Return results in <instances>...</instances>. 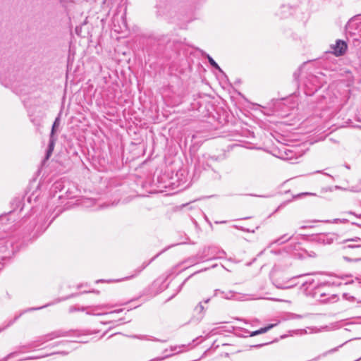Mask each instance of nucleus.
Returning a JSON list of instances; mask_svg holds the SVG:
<instances>
[{
  "label": "nucleus",
  "mask_w": 361,
  "mask_h": 361,
  "mask_svg": "<svg viewBox=\"0 0 361 361\" xmlns=\"http://www.w3.org/2000/svg\"><path fill=\"white\" fill-rule=\"evenodd\" d=\"M348 46L345 41L341 39H337L336 44L331 46L333 53L336 56H341L345 54L346 52Z\"/></svg>",
  "instance_id": "1"
},
{
  "label": "nucleus",
  "mask_w": 361,
  "mask_h": 361,
  "mask_svg": "<svg viewBox=\"0 0 361 361\" xmlns=\"http://www.w3.org/2000/svg\"><path fill=\"white\" fill-rule=\"evenodd\" d=\"M336 239V235L334 233L321 234L318 240L324 244H331Z\"/></svg>",
  "instance_id": "2"
},
{
  "label": "nucleus",
  "mask_w": 361,
  "mask_h": 361,
  "mask_svg": "<svg viewBox=\"0 0 361 361\" xmlns=\"http://www.w3.org/2000/svg\"><path fill=\"white\" fill-rule=\"evenodd\" d=\"M55 141H56V139L54 138V136L52 135H50L49 147H48V149H47L46 157H45L46 159H48L50 157V156L51 155L52 152L54 148Z\"/></svg>",
  "instance_id": "3"
},
{
  "label": "nucleus",
  "mask_w": 361,
  "mask_h": 361,
  "mask_svg": "<svg viewBox=\"0 0 361 361\" xmlns=\"http://www.w3.org/2000/svg\"><path fill=\"white\" fill-rule=\"evenodd\" d=\"M275 326H276V324H271L268 325V326H266V327L261 328V329H259V330H257V331H252V332L250 334V336H257V335H259V334H264V333H266L267 331H268L269 329H272L273 327H274Z\"/></svg>",
  "instance_id": "4"
},
{
  "label": "nucleus",
  "mask_w": 361,
  "mask_h": 361,
  "mask_svg": "<svg viewBox=\"0 0 361 361\" xmlns=\"http://www.w3.org/2000/svg\"><path fill=\"white\" fill-rule=\"evenodd\" d=\"M344 242L345 243H350V242L358 243V244H357V245L348 244L347 245L348 247L354 248V247H361V238H360V237H355L354 238L347 239Z\"/></svg>",
  "instance_id": "5"
},
{
  "label": "nucleus",
  "mask_w": 361,
  "mask_h": 361,
  "mask_svg": "<svg viewBox=\"0 0 361 361\" xmlns=\"http://www.w3.org/2000/svg\"><path fill=\"white\" fill-rule=\"evenodd\" d=\"M323 222H326V223H332V224H345L347 223L348 221V219H334V220L332 221H322Z\"/></svg>",
  "instance_id": "6"
},
{
  "label": "nucleus",
  "mask_w": 361,
  "mask_h": 361,
  "mask_svg": "<svg viewBox=\"0 0 361 361\" xmlns=\"http://www.w3.org/2000/svg\"><path fill=\"white\" fill-rule=\"evenodd\" d=\"M208 61L212 66L215 68L216 69L219 70V71H221V69L219 66V65L215 62V61L209 56L207 55Z\"/></svg>",
  "instance_id": "7"
},
{
  "label": "nucleus",
  "mask_w": 361,
  "mask_h": 361,
  "mask_svg": "<svg viewBox=\"0 0 361 361\" xmlns=\"http://www.w3.org/2000/svg\"><path fill=\"white\" fill-rule=\"evenodd\" d=\"M60 124V118L59 117H57L54 122V124L52 126V129H51V135H54V131H55V128H57Z\"/></svg>",
  "instance_id": "8"
},
{
  "label": "nucleus",
  "mask_w": 361,
  "mask_h": 361,
  "mask_svg": "<svg viewBox=\"0 0 361 361\" xmlns=\"http://www.w3.org/2000/svg\"><path fill=\"white\" fill-rule=\"evenodd\" d=\"M345 260L346 261H348V262H350V261H353V259H350V258L347 257H343ZM353 261H361V259H353Z\"/></svg>",
  "instance_id": "9"
},
{
  "label": "nucleus",
  "mask_w": 361,
  "mask_h": 361,
  "mask_svg": "<svg viewBox=\"0 0 361 361\" xmlns=\"http://www.w3.org/2000/svg\"><path fill=\"white\" fill-rule=\"evenodd\" d=\"M352 190L355 192H359L361 191V183H360L359 186L355 189H352Z\"/></svg>",
  "instance_id": "10"
},
{
  "label": "nucleus",
  "mask_w": 361,
  "mask_h": 361,
  "mask_svg": "<svg viewBox=\"0 0 361 361\" xmlns=\"http://www.w3.org/2000/svg\"><path fill=\"white\" fill-rule=\"evenodd\" d=\"M15 355V353H10L8 354L6 357H5V360H8L11 357H13V356Z\"/></svg>",
  "instance_id": "11"
},
{
  "label": "nucleus",
  "mask_w": 361,
  "mask_h": 361,
  "mask_svg": "<svg viewBox=\"0 0 361 361\" xmlns=\"http://www.w3.org/2000/svg\"><path fill=\"white\" fill-rule=\"evenodd\" d=\"M348 214H353V215H355V214L353 212H348ZM356 216H357V217H358V218H360V219H361V214H360V215H356Z\"/></svg>",
  "instance_id": "12"
},
{
  "label": "nucleus",
  "mask_w": 361,
  "mask_h": 361,
  "mask_svg": "<svg viewBox=\"0 0 361 361\" xmlns=\"http://www.w3.org/2000/svg\"><path fill=\"white\" fill-rule=\"evenodd\" d=\"M197 307H199L201 311L203 310V309H204V307L201 303H200L198 305Z\"/></svg>",
  "instance_id": "13"
},
{
  "label": "nucleus",
  "mask_w": 361,
  "mask_h": 361,
  "mask_svg": "<svg viewBox=\"0 0 361 361\" xmlns=\"http://www.w3.org/2000/svg\"><path fill=\"white\" fill-rule=\"evenodd\" d=\"M285 236H286V235H283V237H281V238L278 239L277 240H276V242H275V243H280L281 240V239H283V238H285Z\"/></svg>",
  "instance_id": "14"
},
{
  "label": "nucleus",
  "mask_w": 361,
  "mask_h": 361,
  "mask_svg": "<svg viewBox=\"0 0 361 361\" xmlns=\"http://www.w3.org/2000/svg\"><path fill=\"white\" fill-rule=\"evenodd\" d=\"M108 306L107 305H103V306H101V307H97V309H103V308H107Z\"/></svg>",
  "instance_id": "15"
},
{
  "label": "nucleus",
  "mask_w": 361,
  "mask_h": 361,
  "mask_svg": "<svg viewBox=\"0 0 361 361\" xmlns=\"http://www.w3.org/2000/svg\"><path fill=\"white\" fill-rule=\"evenodd\" d=\"M292 287V286H288L286 287H280L281 288H290Z\"/></svg>",
  "instance_id": "16"
},
{
  "label": "nucleus",
  "mask_w": 361,
  "mask_h": 361,
  "mask_svg": "<svg viewBox=\"0 0 361 361\" xmlns=\"http://www.w3.org/2000/svg\"><path fill=\"white\" fill-rule=\"evenodd\" d=\"M119 311H114V312H111L110 314H114V313H116V312H118Z\"/></svg>",
  "instance_id": "17"
},
{
  "label": "nucleus",
  "mask_w": 361,
  "mask_h": 361,
  "mask_svg": "<svg viewBox=\"0 0 361 361\" xmlns=\"http://www.w3.org/2000/svg\"><path fill=\"white\" fill-rule=\"evenodd\" d=\"M290 238H287V239H285V240H283L281 243H283V242H285V241H287V240H289Z\"/></svg>",
  "instance_id": "18"
},
{
  "label": "nucleus",
  "mask_w": 361,
  "mask_h": 361,
  "mask_svg": "<svg viewBox=\"0 0 361 361\" xmlns=\"http://www.w3.org/2000/svg\"><path fill=\"white\" fill-rule=\"evenodd\" d=\"M209 299L206 300H205V302H206V303H207V302H209Z\"/></svg>",
  "instance_id": "19"
},
{
  "label": "nucleus",
  "mask_w": 361,
  "mask_h": 361,
  "mask_svg": "<svg viewBox=\"0 0 361 361\" xmlns=\"http://www.w3.org/2000/svg\"><path fill=\"white\" fill-rule=\"evenodd\" d=\"M176 347H174V348H173V349H172V351L176 350Z\"/></svg>",
  "instance_id": "20"
},
{
  "label": "nucleus",
  "mask_w": 361,
  "mask_h": 361,
  "mask_svg": "<svg viewBox=\"0 0 361 361\" xmlns=\"http://www.w3.org/2000/svg\"><path fill=\"white\" fill-rule=\"evenodd\" d=\"M176 347H174V348H173V349H172V351L176 350Z\"/></svg>",
  "instance_id": "21"
},
{
  "label": "nucleus",
  "mask_w": 361,
  "mask_h": 361,
  "mask_svg": "<svg viewBox=\"0 0 361 361\" xmlns=\"http://www.w3.org/2000/svg\"><path fill=\"white\" fill-rule=\"evenodd\" d=\"M176 347H174V348H173V349H172V351L176 350Z\"/></svg>",
  "instance_id": "22"
},
{
  "label": "nucleus",
  "mask_w": 361,
  "mask_h": 361,
  "mask_svg": "<svg viewBox=\"0 0 361 361\" xmlns=\"http://www.w3.org/2000/svg\"><path fill=\"white\" fill-rule=\"evenodd\" d=\"M52 338H47V341L51 340Z\"/></svg>",
  "instance_id": "23"
}]
</instances>
